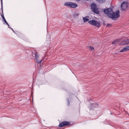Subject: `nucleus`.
I'll use <instances>...</instances> for the list:
<instances>
[{"label":"nucleus","instance_id":"f257e3e1","mask_svg":"<svg viewBox=\"0 0 129 129\" xmlns=\"http://www.w3.org/2000/svg\"><path fill=\"white\" fill-rule=\"evenodd\" d=\"M103 12L109 17L114 20H117L120 16L119 11L118 10L114 12L112 9L110 8L104 9Z\"/></svg>","mask_w":129,"mask_h":129},{"label":"nucleus","instance_id":"f03ea898","mask_svg":"<svg viewBox=\"0 0 129 129\" xmlns=\"http://www.w3.org/2000/svg\"><path fill=\"white\" fill-rule=\"evenodd\" d=\"M91 8L93 11L94 13L99 14L100 11L104 10V9H101L98 8L97 7V5L95 3H92L91 5Z\"/></svg>","mask_w":129,"mask_h":129},{"label":"nucleus","instance_id":"7ed1b4c3","mask_svg":"<svg viewBox=\"0 0 129 129\" xmlns=\"http://www.w3.org/2000/svg\"><path fill=\"white\" fill-rule=\"evenodd\" d=\"M64 5L65 6L73 8H75L78 7L77 4L70 2H66L64 3Z\"/></svg>","mask_w":129,"mask_h":129},{"label":"nucleus","instance_id":"20e7f679","mask_svg":"<svg viewBox=\"0 0 129 129\" xmlns=\"http://www.w3.org/2000/svg\"><path fill=\"white\" fill-rule=\"evenodd\" d=\"M129 7V4L127 2H124L121 5V8L123 10H125L127 9Z\"/></svg>","mask_w":129,"mask_h":129},{"label":"nucleus","instance_id":"39448f33","mask_svg":"<svg viewBox=\"0 0 129 129\" xmlns=\"http://www.w3.org/2000/svg\"><path fill=\"white\" fill-rule=\"evenodd\" d=\"M88 22L90 24L97 27H99L100 26V23L95 20H90Z\"/></svg>","mask_w":129,"mask_h":129},{"label":"nucleus","instance_id":"423d86ee","mask_svg":"<svg viewBox=\"0 0 129 129\" xmlns=\"http://www.w3.org/2000/svg\"><path fill=\"white\" fill-rule=\"evenodd\" d=\"M69 122L67 121H64L60 123L59 126V127H62L65 125H66L69 124Z\"/></svg>","mask_w":129,"mask_h":129},{"label":"nucleus","instance_id":"0eeeda50","mask_svg":"<svg viewBox=\"0 0 129 129\" xmlns=\"http://www.w3.org/2000/svg\"><path fill=\"white\" fill-rule=\"evenodd\" d=\"M129 50V46H127L124 48H123L122 49H121L120 52H123Z\"/></svg>","mask_w":129,"mask_h":129},{"label":"nucleus","instance_id":"6e6552de","mask_svg":"<svg viewBox=\"0 0 129 129\" xmlns=\"http://www.w3.org/2000/svg\"><path fill=\"white\" fill-rule=\"evenodd\" d=\"M35 57L36 58L37 60V61L38 62V63H41L42 60L40 61L39 60V54H38L37 53H36L35 54Z\"/></svg>","mask_w":129,"mask_h":129},{"label":"nucleus","instance_id":"1a4fd4ad","mask_svg":"<svg viewBox=\"0 0 129 129\" xmlns=\"http://www.w3.org/2000/svg\"><path fill=\"white\" fill-rule=\"evenodd\" d=\"M125 42V43L123 44L125 45H127L129 44V39H127L126 40H125L123 41Z\"/></svg>","mask_w":129,"mask_h":129},{"label":"nucleus","instance_id":"9d476101","mask_svg":"<svg viewBox=\"0 0 129 129\" xmlns=\"http://www.w3.org/2000/svg\"><path fill=\"white\" fill-rule=\"evenodd\" d=\"M92 107L93 108H97V107L98 105L96 103H94L92 105Z\"/></svg>","mask_w":129,"mask_h":129},{"label":"nucleus","instance_id":"9b49d317","mask_svg":"<svg viewBox=\"0 0 129 129\" xmlns=\"http://www.w3.org/2000/svg\"><path fill=\"white\" fill-rule=\"evenodd\" d=\"M83 19L84 22L87 21L89 20V19H88L87 17H83Z\"/></svg>","mask_w":129,"mask_h":129},{"label":"nucleus","instance_id":"f8f14e48","mask_svg":"<svg viewBox=\"0 0 129 129\" xmlns=\"http://www.w3.org/2000/svg\"><path fill=\"white\" fill-rule=\"evenodd\" d=\"M106 1V0H98L96 1L100 3H102L105 2Z\"/></svg>","mask_w":129,"mask_h":129},{"label":"nucleus","instance_id":"ddd939ff","mask_svg":"<svg viewBox=\"0 0 129 129\" xmlns=\"http://www.w3.org/2000/svg\"><path fill=\"white\" fill-rule=\"evenodd\" d=\"M88 48L90 50H92L94 49V48L92 46H90L88 47Z\"/></svg>","mask_w":129,"mask_h":129},{"label":"nucleus","instance_id":"4468645a","mask_svg":"<svg viewBox=\"0 0 129 129\" xmlns=\"http://www.w3.org/2000/svg\"><path fill=\"white\" fill-rule=\"evenodd\" d=\"M118 40H116L115 41H114L113 42V44H116V42H118Z\"/></svg>","mask_w":129,"mask_h":129},{"label":"nucleus","instance_id":"2eb2a0df","mask_svg":"<svg viewBox=\"0 0 129 129\" xmlns=\"http://www.w3.org/2000/svg\"><path fill=\"white\" fill-rule=\"evenodd\" d=\"M4 21H5V23H6V24L7 25H8V23L7 22V21L6 19Z\"/></svg>","mask_w":129,"mask_h":129},{"label":"nucleus","instance_id":"dca6fc26","mask_svg":"<svg viewBox=\"0 0 129 129\" xmlns=\"http://www.w3.org/2000/svg\"><path fill=\"white\" fill-rule=\"evenodd\" d=\"M8 25V27H9V28H11L13 31L14 32V30H13V29L10 27V26L9 25V24H8V25Z\"/></svg>","mask_w":129,"mask_h":129},{"label":"nucleus","instance_id":"f3484780","mask_svg":"<svg viewBox=\"0 0 129 129\" xmlns=\"http://www.w3.org/2000/svg\"><path fill=\"white\" fill-rule=\"evenodd\" d=\"M3 20H4H4H5V17H3Z\"/></svg>","mask_w":129,"mask_h":129},{"label":"nucleus","instance_id":"a211bd4d","mask_svg":"<svg viewBox=\"0 0 129 129\" xmlns=\"http://www.w3.org/2000/svg\"><path fill=\"white\" fill-rule=\"evenodd\" d=\"M110 24H108L107 25V26H110Z\"/></svg>","mask_w":129,"mask_h":129},{"label":"nucleus","instance_id":"6ab92c4d","mask_svg":"<svg viewBox=\"0 0 129 129\" xmlns=\"http://www.w3.org/2000/svg\"><path fill=\"white\" fill-rule=\"evenodd\" d=\"M1 16H2V17L3 18V17H4V15L3 14V15H2Z\"/></svg>","mask_w":129,"mask_h":129},{"label":"nucleus","instance_id":"aec40b11","mask_svg":"<svg viewBox=\"0 0 129 129\" xmlns=\"http://www.w3.org/2000/svg\"><path fill=\"white\" fill-rule=\"evenodd\" d=\"M1 3H2V1H1Z\"/></svg>","mask_w":129,"mask_h":129}]
</instances>
